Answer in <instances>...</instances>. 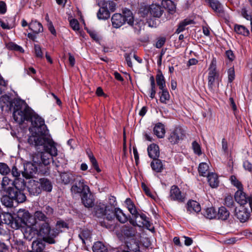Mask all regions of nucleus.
<instances>
[{
  "mask_svg": "<svg viewBox=\"0 0 252 252\" xmlns=\"http://www.w3.org/2000/svg\"><path fill=\"white\" fill-rule=\"evenodd\" d=\"M13 117L19 124L25 121H30L32 127L29 128L32 132L30 136L49 137L45 134L46 126L44 120L24 102H17L14 107Z\"/></svg>",
  "mask_w": 252,
  "mask_h": 252,
  "instance_id": "nucleus-1",
  "label": "nucleus"
},
{
  "mask_svg": "<svg viewBox=\"0 0 252 252\" xmlns=\"http://www.w3.org/2000/svg\"><path fill=\"white\" fill-rule=\"evenodd\" d=\"M28 143L36 148L41 146L43 147V151L40 154V160L37 161L34 158L33 161L34 162H42L44 165H48L52 158L58 155L56 143L51 137L43 138L39 136H30L28 138Z\"/></svg>",
  "mask_w": 252,
  "mask_h": 252,
  "instance_id": "nucleus-2",
  "label": "nucleus"
},
{
  "mask_svg": "<svg viewBox=\"0 0 252 252\" xmlns=\"http://www.w3.org/2000/svg\"><path fill=\"white\" fill-rule=\"evenodd\" d=\"M36 221L29 212L24 209H20L17 212V217L12 223V227L18 229L25 226L35 225Z\"/></svg>",
  "mask_w": 252,
  "mask_h": 252,
  "instance_id": "nucleus-3",
  "label": "nucleus"
},
{
  "mask_svg": "<svg viewBox=\"0 0 252 252\" xmlns=\"http://www.w3.org/2000/svg\"><path fill=\"white\" fill-rule=\"evenodd\" d=\"M123 15L120 13L114 14L112 18V26L115 28H119L126 22L130 26H133L134 18L131 11L127 9L123 10Z\"/></svg>",
  "mask_w": 252,
  "mask_h": 252,
  "instance_id": "nucleus-4",
  "label": "nucleus"
},
{
  "mask_svg": "<svg viewBox=\"0 0 252 252\" xmlns=\"http://www.w3.org/2000/svg\"><path fill=\"white\" fill-rule=\"evenodd\" d=\"M220 81V73L217 70L216 61L213 59L208 68V86L209 89L214 93L216 89L219 87V82Z\"/></svg>",
  "mask_w": 252,
  "mask_h": 252,
  "instance_id": "nucleus-5",
  "label": "nucleus"
},
{
  "mask_svg": "<svg viewBox=\"0 0 252 252\" xmlns=\"http://www.w3.org/2000/svg\"><path fill=\"white\" fill-rule=\"evenodd\" d=\"M94 215L99 218H103L108 220L114 219V215L113 213V208L109 207L102 202L97 203L94 208Z\"/></svg>",
  "mask_w": 252,
  "mask_h": 252,
  "instance_id": "nucleus-6",
  "label": "nucleus"
},
{
  "mask_svg": "<svg viewBox=\"0 0 252 252\" xmlns=\"http://www.w3.org/2000/svg\"><path fill=\"white\" fill-rule=\"evenodd\" d=\"M36 227L37 235L42 237L44 241L49 244L55 243L54 238L55 237L52 235V233H54L53 230H51L49 221L39 223L37 224Z\"/></svg>",
  "mask_w": 252,
  "mask_h": 252,
  "instance_id": "nucleus-7",
  "label": "nucleus"
},
{
  "mask_svg": "<svg viewBox=\"0 0 252 252\" xmlns=\"http://www.w3.org/2000/svg\"><path fill=\"white\" fill-rule=\"evenodd\" d=\"M6 193L7 195H3L1 198L2 204L6 207H12L14 200L18 203H23L26 200L25 194L19 193L18 195L13 190H10L8 189Z\"/></svg>",
  "mask_w": 252,
  "mask_h": 252,
  "instance_id": "nucleus-8",
  "label": "nucleus"
},
{
  "mask_svg": "<svg viewBox=\"0 0 252 252\" xmlns=\"http://www.w3.org/2000/svg\"><path fill=\"white\" fill-rule=\"evenodd\" d=\"M234 198L235 201L241 206L249 203L251 210L252 211V194L248 196L244 192L243 189H239L235 192Z\"/></svg>",
  "mask_w": 252,
  "mask_h": 252,
  "instance_id": "nucleus-9",
  "label": "nucleus"
},
{
  "mask_svg": "<svg viewBox=\"0 0 252 252\" xmlns=\"http://www.w3.org/2000/svg\"><path fill=\"white\" fill-rule=\"evenodd\" d=\"M77 182L71 188V191L74 194H82L89 192V187L86 184L85 180L80 176L75 180Z\"/></svg>",
  "mask_w": 252,
  "mask_h": 252,
  "instance_id": "nucleus-10",
  "label": "nucleus"
},
{
  "mask_svg": "<svg viewBox=\"0 0 252 252\" xmlns=\"http://www.w3.org/2000/svg\"><path fill=\"white\" fill-rule=\"evenodd\" d=\"M184 136V130L181 127H178L170 132L168 140L172 145H175L183 140Z\"/></svg>",
  "mask_w": 252,
  "mask_h": 252,
  "instance_id": "nucleus-11",
  "label": "nucleus"
},
{
  "mask_svg": "<svg viewBox=\"0 0 252 252\" xmlns=\"http://www.w3.org/2000/svg\"><path fill=\"white\" fill-rule=\"evenodd\" d=\"M169 199L171 201L184 202L186 199V194L177 186L173 185L170 189Z\"/></svg>",
  "mask_w": 252,
  "mask_h": 252,
  "instance_id": "nucleus-12",
  "label": "nucleus"
},
{
  "mask_svg": "<svg viewBox=\"0 0 252 252\" xmlns=\"http://www.w3.org/2000/svg\"><path fill=\"white\" fill-rule=\"evenodd\" d=\"M26 184L25 180L23 178H15L12 182V187H9L8 189L13 190L16 194L19 195V193L25 194L24 192L26 189Z\"/></svg>",
  "mask_w": 252,
  "mask_h": 252,
  "instance_id": "nucleus-13",
  "label": "nucleus"
},
{
  "mask_svg": "<svg viewBox=\"0 0 252 252\" xmlns=\"http://www.w3.org/2000/svg\"><path fill=\"white\" fill-rule=\"evenodd\" d=\"M234 216L241 222L243 223L249 220L250 217V212L248 209L241 206L239 208H235Z\"/></svg>",
  "mask_w": 252,
  "mask_h": 252,
  "instance_id": "nucleus-14",
  "label": "nucleus"
},
{
  "mask_svg": "<svg viewBox=\"0 0 252 252\" xmlns=\"http://www.w3.org/2000/svg\"><path fill=\"white\" fill-rule=\"evenodd\" d=\"M78 176L71 172H64L60 173V179L63 184L67 185L77 180Z\"/></svg>",
  "mask_w": 252,
  "mask_h": 252,
  "instance_id": "nucleus-15",
  "label": "nucleus"
},
{
  "mask_svg": "<svg viewBox=\"0 0 252 252\" xmlns=\"http://www.w3.org/2000/svg\"><path fill=\"white\" fill-rule=\"evenodd\" d=\"M118 252H141L139 244L134 239H131L126 242L125 249Z\"/></svg>",
  "mask_w": 252,
  "mask_h": 252,
  "instance_id": "nucleus-16",
  "label": "nucleus"
},
{
  "mask_svg": "<svg viewBox=\"0 0 252 252\" xmlns=\"http://www.w3.org/2000/svg\"><path fill=\"white\" fill-rule=\"evenodd\" d=\"M37 171V167L31 162H28L24 165V171L22 174L26 178H32Z\"/></svg>",
  "mask_w": 252,
  "mask_h": 252,
  "instance_id": "nucleus-17",
  "label": "nucleus"
},
{
  "mask_svg": "<svg viewBox=\"0 0 252 252\" xmlns=\"http://www.w3.org/2000/svg\"><path fill=\"white\" fill-rule=\"evenodd\" d=\"M28 189L29 193L32 195H37L41 192L40 183L38 181L33 180L30 181Z\"/></svg>",
  "mask_w": 252,
  "mask_h": 252,
  "instance_id": "nucleus-18",
  "label": "nucleus"
},
{
  "mask_svg": "<svg viewBox=\"0 0 252 252\" xmlns=\"http://www.w3.org/2000/svg\"><path fill=\"white\" fill-rule=\"evenodd\" d=\"M81 200L86 207H92L94 204V200L90 189L89 192L87 191V192H85L82 194Z\"/></svg>",
  "mask_w": 252,
  "mask_h": 252,
  "instance_id": "nucleus-19",
  "label": "nucleus"
},
{
  "mask_svg": "<svg viewBox=\"0 0 252 252\" xmlns=\"http://www.w3.org/2000/svg\"><path fill=\"white\" fill-rule=\"evenodd\" d=\"M139 217L142 220L141 224H137L136 221L132 219L129 220L130 223L134 226L138 225L140 227L144 226L147 229H150V227L151 226V223L149 220V218L147 217V216L143 213L141 214H139Z\"/></svg>",
  "mask_w": 252,
  "mask_h": 252,
  "instance_id": "nucleus-20",
  "label": "nucleus"
},
{
  "mask_svg": "<svg viewBox=\"0 0 252 252\" xmlns=\"http://www.w3.org/2000/svg\"><path fill=\"white\" fill-rule=\"evenodd\" d=\"M206 2L215 12L220 14L224 13L223 6L218 0H208Z\"/></svg>",
  "mask_w": 252,
  "mask_h": 252,
  "instance_id": "nucleus-21",
  "label": "nucleus"
},
{
  "mask_svg": "<svg viewBox=\"0 0 252 252\" xmlns=\"http://www.w3.org/2000/svg\"><path fill=\"white\" fill-rule=\"evenodd\" d=\"M148 153L149 157L154 160L158 159L159 156V149L158 145L155 144H152L148 146Z\"/></svg>",
  "mask_w": 252,
  "mask_h": 252,
  "instance_id": "nucleus-22",
  "label": "nucleus"
},
{
  "mask_svg": "<svg viewBox=\"0 0 252 252\" xmlns=\"http://www.w3.org/2000/svg\"><path fill=\"white\" fill-rule=\"evenodd\" d=\"M24 232V235L26 239L31 240L35 235H37L36 224L35 225L26 226Z\"/></svg>",
  "mask_w": 252,
  "mask_h": 252,
  "instance_id": "nucleus-23",
  "label": "nucleus"
},
{
  "mask_svg": "<svg viewBox=\"0 0 252 252\" xmlns=\"http://www.w3.org/2000/svg\"><path fill=\"white\" fill-rule=\"evenodd\" d=\"M45 242L43 239H38L33 241L32 246V250L27 252H43L45 248Z\"/></svg>",
  "mask_w": 252,
  "mask_h": 252,
  "instance_id": "nucleus-24",
  "label": "nucleus"
},
{
  "mask_svg": "<svg viewBox=\"0 0 252 252\" xmlns=\"http://www.w3.org/2000/svg\"><path fill=\"white\" fill-rule=\"evenodd\" d=\"M164 10V8L159 4H152L150 5V15L155 17H160Z\"/></svg>",
  "mask_w": 252,
  "mask_h": 252,
  "instance_id": "nucleus-25",
  "label": "nucleus"
},
{
  "mask_svg": "<svg viewBox=\"0 0 252 252\" xmlns=\"http://www.w3.org/2000/svg\"><path fill=\"white\" fill-rule=\"evenodd\" d=\"M91 231L86 228L81 229L78 234L79 239L81 240L83 244H86L88 242L91 241Z\"/></svg>",
  "mask_w": 252,
  "mask_h": 252,
  "instance_id": "nucleus-26",
  "label": "nucleus"
},
{
  "mask_svg": "<svg viewBox=\"0 0 252 252\" xmlns=\"http://www.w3.org/2000/svg\"><path fill=\"white\" fill-rule=\"evenodd\" d=\"M187 212L189 213H198L201 211L200 204L194 200H190L187 203Z\"/></svg>",
  "mask_w": 252,
  "mask_h": 252,
  "instance_id": "nucleus-27",
  "label": "nucleus"
},
{
  "mask_svg": "<svg viewBox=\"0 0 252 252\" xmlns=\"http://www.w3.org/2000/svg\"><path fill=\"white\" fill-rule=\"evenodd\" d=\"M154 133L158 138H162L164 137L165 130L164 126L161 123H157L154 127Z\"/></svg>",
  "mask_w": 252,
  "mask_h": 252,
  "instance_id": "nucleus-28",
  "label": "nucleus"
},
{
  "mask_svg": "<svg viewBox=\"0 0 252 252\" xmlns=\"http://www.w3.org/2000/svg\"><path fill=\"white\" fill-rule=\"evenodd\" d=\"M113 213L114 215V218L116 217L118 220L121 223H125L128 220L127 217L119 208L113 209Z\"/></svg>",
  "mask_w": 252,
  "mask_h": 252,
  "instance_id": "nucleus-29",
  "label": "nucleus"
},
{
  "mask_svg": "<svg viewBox=\"0 0 252 252\" xmlns=\"http://www.w3.org/2000/svg\"><path fill=\"white\" fill-rule=\"evenodd\" d=\"M207 177L208 182L210 186L212 188H216L219 186V180L218 175L214 173H209Z\"/></svg>",
  "mask_w": 252,
  "mask_h": 252,
  "instance_id": "nucleus-30",
  "label": "nucleus"
},
{
  "mask_svg": "<svg viewBox=\"0 0 252 252\" xmlns=\"http://www.w3.org/2000/svg\"><path fill=\"white\" fill-rule=\"evenodd\" d=\"M40 186L41 190H44L47 192L51 191L52 189V184L50 181L46 178H43L39 179Z\"/></svg>",
  "mask_w": 252,
  "mask_h": 252,
  "instance_id": "nucleus-31",
  "label": "nucleus"
},
{
  "mask_svg": "<svg viewBox=\"0 0 252 252\" xmlns=\"http://www.w3.org/2000/svg\"><path fill=\"white\" fill-rule=\"evenodd\" d=\"M68 224L63 220H60L57 221L56 225V228L53 229L54 233H52V235L56 237L60 232H62V228H67Z\"/></svg>",
  "mask_w": 252,
  "mask_h": 252,
  "instance_id": "nucleus-32",
  "label": "nucleus"
},
{
  "mask_svg": "<svg viewBox=\"0 0 252 252\" xmlns=\"http://www.w3.org/2000/svg\"><path fill=\"white\" fill-rule=\"evenodd\" d=\"M157 84L159 90L166 88V83L164 77L160 70H158L156 76Z\"/></svg>",
  "mask_w": 252,
  "mask_h": 252,
  "instance_id": "nucleus-33",
  "label": "nucleus"
},
{
  "mask_svg": "<svg viewBox=\"0 0 252 252\" xmlns=\"http://www.w3.org/2000/svg\"><path fill=\"white\" fill-rule=\"evenodd\" d=\"M14 218L9 213L0 214V225L1 223L10 224L12 227V223L14 222Z\"/></svg>",
  "mask_w": 252,
  "mask_h": 252,
  "instance_id": "nucleus-34",
  "label": "nucleus"
},
{
  "mask_svg": "<svg viewBox=\"0 0 252 252\" xmlns=\"http://www.w3.org/2000/svg\"><path fill=\"white\" fill-rule=\"evenodd\" d=\"M230 213L228 210L224 206L220 207L218 209L217 217L222 220H225L229 217Z\"/></svg>",
  "mask_w": 252,
  "mask_h": 252,
  "instance_id": "nucleus-35",
  "label": "nucleus"
},
{
  "mask_svg": "<svg viewBox=\"0 0 252 252\" xmlns=\"http://www.w3.org/2000/svg\"><path fill=\"white\" fill-rule=\"evenodd\" d=\"M159 90V92L158 93L159 96V101L161 103L166 104L170 98L169 92L166 88Z\"/></svg>",
  "mask_w": 252,
  "mask_h": 252,
  "instance_id": "nucleus-36",
  "label": "nucleus"
},
{
  "mask_svg": "<svg viewBox=\"0 0 252 252\" xmlns=\"http://www.w3.org/2000/svg\"><path fill=\"white\" fill-rule=\"evenodd\" d=\"M29 28L35 33L41 32L43 30L41 24L36 21H32L29 24Z\"/></svg>",
  "mask_w": 252,
  "mask_h": 252,
  "instance_id": "nucleus-37",
  "label": "nucleus"
},
{
  "mask_svg": "<svg viewBox=\"0 0 252 252\" xmlns=\"http://www.w3.org/2000/svg\"><path fill=\"white\" fill-rule=\"evenodd\" d=\"M100 7L97 13V17L100 20H106L110 16L109 11L103 5H100Z\"/></svg>",
  "mask_w": 252,
  "mask_h": 252,
  "instance_id": "nucleus-38",
  "label": "nucleus"
},
{
  "mask_svg": "<svg viewBox=\"0 0 252 252\" xmlns=\"http://www.w3.org/2000/svg\"><path fill=\"white\" fill-rule=\"evenodd\" d=\"M33 218L35 219V221L37 220L40 221H43V222L49 221V218L42 210L35 211ZM36 224L37 221H36Z\"/></svg>",
  "mask_w": 252,
  "mask_h": 252,
  "instance_id": "nucleus-39",
  "label": "nucleus"
},
{
  "mask_svg": "<svg viewBox=\"0 0 252 252\" xmlns=\"http://www.w3.org/2000/svg\"><path fill=\"white\" fill-rule=\"evenodd\" d=\"M234 31L239 34L245 36H248L250 34L249 30L244 26L236 24L234 26Z\"/></svg>",
  "mask_w": 252,
  "mask_h": 252,
  "instance_id": "nucleus-40",
  "label": "nucleus"
},
{
  "mask_svg": "<svg viewBox=\"0 0 252 252\" xmlns=\"http://www.w3.org/2000/svg\"><path fill=\"white\" fill-rule=\"evenodd\" d=\"M198 172L200 175L202 176H207L210 173L208 172L209 165L206 162H201L198 166Z\"/></svg>",
  "mask_w": 252,
  "mask_h": 252,
  "instance_id": "nucleus-41",
  "label": "nucleus"
},
{
  "mask_svg": "<svg viewBox=\"0 0 252 252\" xmlns=\"http://www.w3.org/2000/svg\"><path fill=\"white\" fill-rule=\"evenodd\" d=\"M193 23V21L192 20L186 19L180 23L178 28L176 30V32L179 33L183 32L186 28V27L189 25Z\"/></svg>",
  "mask_w": 252,
  "mask_h": 252,
  "instance_id": "nucleus-42",
  "label": "nucleus"
},
{
  "mask_svg": "<svg viewBox=\"0 0 252 252\" xmlns=\"http://www.w3.org/2000/svg\"><path fill=\"white\" fill-rule=\"evenodd\" d=\"M93 251L94 252H108L106 246L100 241L94 243Z\"/></svg>",
  "mask_w": 252,
  "mask_h": 252,
  "instance_id": "nucleus-43",
  "label": "nucleus"
},
{
  "mask_svg": "<svg viewBox=\"0 0 252 252\" xmlns=\"http://www.w3.org/2000/svg\"><path fill=\"white\" fill-rule=\"evenodd\" d=\"M100 5H103L105 8L112 12H114L116 9V4L111 0H101L99 2Z\"/></svg>",
  "mask_w": 252,
  "mask_h": 252,
  "instance_id": "nucleus-44",
  "label": "nucleus"
},
{
  "mask_svg": "<svg viewBox=\"0 0 252 252\" xmlns=\"http://www.w3.org/2000/svg\"><path fill=\"white\" fill-rule=\"evenodd\" d=\"M151 166L153 170L157 172H160L163 169V165L160 160L154 159L151 163Z\"/></svg>",
  "mask_w": 252,
  "mask_h": 252,
  "instance_id": "nucleus-45",
  "label": "nucleus"
},
{
  "mask_svg": "<svg viewBox=\"0 0 252 252\" xmlns=\"http://www.w3.org/2000/svg\"><path fill=\"white\" fill-rule=\"evenodd\" d=\"M150 82L151 85V88L149 91L150 97L151 99H153L155 97L156 94V88L155 84V78L153 76H151L150 77Z\"/></svg>",
  "mask_w": 252,
  "mask_h": 252,
  "instance_id": "nucleus-46",
  "label": "nucleus"
},
{
  "mask_svg": "<svg viewBox=\"0 0 252 252\" xmlns=\"http://www.w3.org/2000/svg\"><path fill=\"white\" fill-rule=\"evenodd\" d=\"M217 212L213 207L208 208L204 213V216L209 219H213L217 218Z\"/></svg>",
  "mask_w": 252,
  "mask_h": 252,
  "instance_id": "nucleus-47",
  "label": "nucleus"
},
{
  "mask_svg": "<svg viewBox=\"0 0 252 252\" xmlns=\"http://www.w3.org/2000/svg\"><path fill=\"white\" fill-rule=\"evenodd\" d=\"M139 14L143 18L150 15V5H141L139 10Z\"/></svg>",
  "mask_w": 252,
  "mask_h": 252,
  "instance_id": "nucleus-48",
  "label": "nucleus"
},
{
  "mask_svg": "<svg viewBox=\"0 0 252 252\" xmlns=\"http://www.w3.org/2000/svg\"><path fill=\"white\" fill-rule=\"evenodd\" d=\"M241 15L245 19L247 20H251L252 19V13L250 11L248 8L244 6L241 9Z\"/></svg>",
  "mask_w": 252,
  "mask_h": 252,
  "instance_id": "nucleus-49",
  "label": "nucleus"
},
{
  "mask_svg": "<svg viewBox=\"0 0 252 252\" xmlns=\"http://www.w3.org/2000/svg\"><path fill=\"white\" fill-rule=\"evenodd\" d=\"M6 47L9 50L19 51L20 52H24V50L22 47L13 42L7 43L6 44Z\"/></svg>",
  "mask_w": 252,
  "mask_h": 252,
  "instance_id": "nucleus-50",
  "label": "nucleus"
},
{
  "mask_svg": "<svg viewBox=\"0 0 252 252\" xmlns=\"http://www.w3.org/2000/svg\"><path fill=\"white\" fill-rule=\"evenodd\" d=\"M34 50L36 57L39 59H42L43 58V54L45 51V49H42L40 45L38 44H34Z\"/></svg>",
  "mask_w": 252,
  "mask_h": 252,
  "instance_id": "nucleus-51",
  "label": "nucleus"
},
{
  "mask_svg": "<svg viewBox=\"0 0 252 252\" xmlns=\"http://www.w3.org/2000/svg\"><path fill=\"white\" fill-rule=\"evenodd\" d=\"M12 182L13 181H11L10 179H9L8 177H7L6 176L2 178V180L1 183V186L2 189L6 192L7 189L9 188V187H7V186L10 184H12Z\"/></svg>",
  "mask_w": 252,
  "mask_h": 252,
  "instance_id": "nucleus-52",
  "label": "nucleus"
},
{
  "mask_svg": "<svg viewBox=\"0 0 252 252\" xmlns=\"http://www.w3.org/2000/svg\"><path fill=\"white\" fill-rule=\"evenodd\" d=\"M224 205L228 208H233L235 206V203L233 198L231 195H227L224 199Z\"/></svg>",
  "mask_w": 252,
  "mask_h": 252,
  "instance_id": "nucleus-53",
  "label": "nucleus"
},
{
  "mask_svg": "<svg viewBox=\"0 0 252 252\" xmlns=\"http://www.w3.org/2000/svg\"><path fill=\"white\" fill-rule=\"evenodd\" d=\"M230 180L231 181V184L235 187H236L238 189H243V185L240 182H239L236 177L232 175L230 177Z\"/></svg>",
  "mask_w": 252,
  "mask_h": 252,
  "instance_id": "nucleus-54",
  "label": "nucleus"
},
{
  "mask_svg": "<svg viewBox=\"0 0 252 252\" xmlns=\"http://www.w3.org/2000/svg\"><path fill=\"white\" fill-rule=\"evenodd\" d=\"M10 172V169L8 165L4 163H0V173L5 175Z\"/></svg>",
  "mask_w": 252,
  "mask_h": 252,
  "instance_id": "nucleus-55",
  "label": "nucleus"
},
{
  "mask_svg": "<svg viewBox=\"0 0 252 252\" xmlns=\"http://www.w3.org/2000/svg\"><path fill=\"white\" fill-rule=\"evenodd\" d=\"M89 157L90 160L92 164V165L93 166L94 168L95 169V170L97 172H100L101 170H100V168H99L98 165L97 164V162L95 158L94 157V156L91 154H89Z\"/></svg>",
  "mask_w": 252,
  "mask_h": 252,
  "instance_id": "nucleus-56",
  "label": "nucleus"
},
{
  "mask_svg": "<svg viewBox=\"0 0 252 252\" xmlns=\"http://www.w3.org/2000/svg\"><path fill=\"white\" fill-rule=\"evenodd\" d=\"M228 81L232 83L235 77L234 68L233 67L229 68L227 70Z\"/></svg>",
  "mask_w": 252,
  "mask_h": 252,
  "instance_id": "nucleus-57",
  "label": "nucleus"
},
{
  "mask_svg": "<svg viewBox=\"0 0 252 252\" xmlns=\"http://www.w3.org/2000/svg\"><path fill=\"white\" fill-rule=\"evenodd\" d=\"M192 147L194 152L196 154L199 156L202 154L200 146L196 141H194L192 142Z\"/></svg>",
  "mask_w": 252,
  "mask_h": 252,
  "instance_id": "nucleus-58",
  "label": "nucleus"
},
{
  "mask_svg": "<svg viewBox=\"0 0 252 252\" xmlns=\"http://www.w3.org/2000/svg\"><path fill=\"white\" fill-rule=\"evenodd\" d=\"M70 26L71 28L75 31H78L79 29V24L76 19H72L70 21Z\"/></svg>",
  "mask_w": 252,
  "mask_h": 252,
  "instance_id": "nucleus-59",
  "label": "nucleus"
},
{
  "mask_svg": "<svg viewBox=\"0 0 252 252\" xmlns=\"http://www.w3.org/2000/svg\"><path fill=\"white\" fill-rule=\"evenodd\" d=\"M42 211L45 213L46 215H47L48 218L50 216L52 215L54 213L53 209L49 206H44Z\"/></svg>",
  "mask_w": 252,
  "mask_h": 252,
  "instance_id": "nucleus-60",
  "label": "nucleus"
},
{
  "mask_svg": "<svg viewBox=\"0 0 252 252\" xmlns=\"http://www.w3.org/2000/svg\"><path fill=\"white\" fill-rule=\"evenodd\" d=\"M87 32L94 41L98 42L99 41L100 38L96 32L91 30H87Z\"/></svg>",
  "mask_w": 252,
  "mask_h": 252,
  "instance_id": "nucleus-61",
  "label": "nucleus"
},
{
  "mask_svg": "<svg viewBox=\"0 0 252 252\" xmlns=\"http://www.w3.org/2000/svg\"><path fill=\"white\" fill-rule=\"evenodd\" d=\"M166 41V38L165 37H159L158 38L157 41L156 43L155 47L157 48H161Z\"/></svg>",
  "mask_w": 252,
  "mask_h": 252,
  "instance_id": "nucleus-62",
  "label": "nucleus"
},
{
  "mask_svg": "<svg viewBox=\"0 0 252 252\" xmlns=\"http://www.w3.org/2000/svg\"><path fill=\"white\" fill-rule=\"evenodd\" d=\"M123 232L125 235L130 237L134 235L135 230L132 227H128L124 229Z\"/></svg>",
  "mask_w": 252,
  "mask_h": 252,
  "instance_id": "nucleus-63",
  "label": "nucleus"
},
{
  "mask_svg": "<svg viewBox=\"0 0 252 252\" xmlns=\"http://www.w3.org/2000/svg\"><path fill=\"white\" fill-rule=\"evenodd\" d=\"M11 172L12 176L15 178H18L20 176L21 171L18 169L16 166H13Z\"/></svg>",
  "mask_w": 252,
  "mask_h": 252,
  "instance_id": "nucleus-64",
  "label": "nucleus"
}]
</instances>
